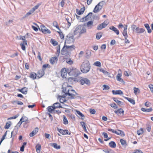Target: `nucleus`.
Listing matches in <instances>:
<instances>
[{
	"instance_id": "1",
	"label": "nucleus",
	"mask_w": 153,
	"mask_h": 153,
	"mask_svg": "<svg viewBox=\"0 0 153 153\" xmlns=\"http://www.w3.org/2000/svg\"><path fill=\"white\" fill-rule=\"evenodd\" d=\"M71 86L68 85L67 83H64L62 85V95L59 96L60 97L65 98L68 95L69 99H74L77 97L76 95L78 94L74 90L70 88Z\"/></svg>"
},
{
	"instance_id": "2",
	"label": "nucleus",
	"mask_w": 153,
	"mask_h": 153,
	"mask_svg": "<svg viewBox=\"0 0 153 153\" xmlns=\"http://www.w3.org/2000/svg\"><path fill=\"white\" fill-rule=\"evenodd\" d=\"M90 69V65L88 60L85 61L81 65V71L84 73H86L88 72Z\"/></svg>"
},
{
	"instance_id": "3",
	"label": "nucleus",
	"mask_w": 153,
	"mask_h": 153,
	"mask_svg": "<svg viewBox=\"0 0 153 153\" xmlns=\"http://www.w3.org/2000/svg\"><path fill=\"white\" fill-rule=\"evenodd\" d=\"M74 35L71 33L68 34L65 42V44H69L73 42L75 40L74 38Z\"/></svg>"
},
{
	"instance_id": "4",
	"label": "nucleus",
	"mask_w": 153,
	"mask_h": 153,
	"mask_svg": "<svg viewBox=\"0 0 153 153\" xmlns=\"http://www.w3.org/2000/svg\"><path fill=\"white\" fill-rule=\"evenodd\" d=\"M80 82L82 85H84L85 84L88 86H90L91 85L90 81L87 78H83L82 79L80 80Z\"/></svg>"
},
{
	"instance_id": "5",
	"label": "nucleus",
	"mask_w": 153,
	"mask_h": 153,
	"mask_svg": "<svg viewBox=\"0 0 153 153\" xmlns=\"http://www.w3.org/2000/svg\"><path fill=\"white\" fill-rule=\"evenodd\" d=\"M109 22L107 20H105L104 22L100 25H99L97 27V29L98 30H100L102 28L105 27L106 26L108 25Z\"/></svg>"
},
{
	"instance_id": "6",
	"label": "nucleus",
	"mask_w": 153,
	"mask_h": 153,
	"mask_svg": "<svg viewBox=\"0 0 153 153\" xmlns=\"http://www.w3.org/2000/svg\"><path fill=\"white\" fill-rule=\"evenodd\" d=\"M76 69L74 68L73 67H71L68 69V74L71 76H75L76 75Z\"/></svg>"
},
{
	"instance_id": "7",
	"label": "nucleus",
	"mask_w": 153,
	"mask_h": 153,
	"mask_svg": "<svg viewBox=\"0 0 153 153\" xmlns=\"http://www.w3.org/2000/svg\"><path fill=\"white\" fill-rule=\"evenodd\" d=\"M41 30L42 32L44 34L49 33L50 34L51 33L50 30H48L44 25H42L40 26Z\"/></svg>"
},
{
	"instance_id": "8",
	"label": "nucleus",
	"mask_w": 153,
	"mask_h": 153,
	"mask_svg": "<svg viewBox=\"0 0 153 153\" xmlns=\"http://www.w3.org/2000/svg\"><path fill=\"white\" fill-rule=\"evenodd\" d=\"M66 45L65 44L64 47L61 50V53L62 55H65L69 52V50L67 48Z\"/></svg>"
},
{
	"instance_id": "9",
	"label": "nucleus",
	"mask_w": 153,
	"mask_h": 153,
	"mask_svg": "<svg viewBox=\"0 0 153 153\" xmlns=\"http://www.w3.org/2000/svg\"><path fill=\"white\" fill-rule=\"evenodd\" d=\"M57 130L60 133L63 135H70L71 134L70 133H68V131L67 129L63 130V129L57 128Z\"/></svg>"
},
{
	"instance_id": "10",
	"label": "nucleus",
	"mask_w": 153,
	"mask_h": 153,
	"mask_svg": "<svg viewBox=\"0 0 153 153\" xmlns=\"http://www.w3.org/2000/svg\"><path fill=\"white\" fill-rule=\"evenodd\" d=\"M61 72L62 76L63 78H66L67 75V73H68V69L67 70L66 68H63L61 70Z\"/></svg>"
},
{
	"instance_id": "11",
	"label": "nucleus",
	"mask_w": 153,
	"mask_h": 153,
	"mask_svg": "<svg viewBox=\"0 0 153 153\" xmlns=\"http://www.w3.org/2000/svg\"><path fill=\"white\" fill-rule=\"evenodd\" d=\"M92 13L91 12H90L85 17L82 18V19L81 20V21L82 22H84L87 21L88 19V18H91Z\"/></svg>"
},
{
	"instance_id": "12",
	"label": "nucleus",
	"mask_w": 153,
	"mask_h": 153,
	"mask_svg": "<svg viewBox=\"0 0 153 153\" xmlns=\"http://www.w3.org/2000/svg\"><path fill=\"white\" fill-rule=\"evenodd\" d=\"M39 128L37 127L33 131L29 134L30 137H32L36 134L38 132Z\"/></svg>"
},
{
	"instance_id": "13",
	"label": "nucleus",
	"mask_w": 153,
	"mask_h": 153,
	"mask_svg": "<svg viewBox=\"0 0 153 153\" xmlns=\"http://www.w3.org/2000/svg\"><path fill=\"white\" fill-rule=\"evenodd\" d=\"M45 73L44 70L42 69L39 70L37 72V76L39 78L42 77L44 74Z\"/></svg>"
},
{
	"instance_id": "14",
	"label": "nucleus",
	"mask_w": 153,
	"mask_h": 153,
	"mask_svg": "<svg viewBox=\"0 0 153 153\" xmlns=\"http://www.w3.org/2000/svg\"><path fill=\"white\" fill-rule=\"evenodd\" d=\"M102 8V7L100 5L97 6V4L95 7L93 12L94 13H97L100 11Z\"/></svg>"
},
{
	"instance_id": "15",
	"label": "nucleus",
	"mask_w": 153,
	"mask_h": 153,
	"mask_svg": "<svg viewBox=\"0 0 153 153\" xmlns=\"http://www.w3.org/2000/svg\"><path fill=\"white\" fill-rule=\"evenodd\" d=\"M81 27H82L81 26L79 25H78L75 28V30L74 31V35L77 34L78 33H79Z\"/></svg>"
},
{
	"instance_id": "16",
	"label": "nucleus",
	"mask_w": 153,
	"mask_h": 153,
	"mask_svg": "<svg viewBox=\"0 0 153 153\" xmlns=\"http://www.w3.org/2000/svg\"><path fill=\"white\" fill-rule=\"evenodd\" d=\"M58 60L57 58L56 57H52L50 60V62L52 64L56 63Z\"/></svg>"
},
{
	"instance_id": "17",
	"label": "nucleus",
	"mask_w": 153,
	"mask_h": 153,
	"mask_svg": "<svg viewBox=\"0 0 153 153\" xmlns=\"http://www.w3.org/2000/svg\"><path fill=\"white\" fill-rule=\"evenodd\" d=\"M85 7L81 8L80 10H78V9H76V12L77 14L79 15H81L85 11Z\"/></svg>"
},
{
	"instance_id": "18",
	"label": "nucleus",
	"mask_w": 153,
	"mask_h": 153,
	"mask_svg": "<svg viewBox=\"0 0 153 153\" xmlns=\"http://www.w3.org/2000/svg\"><path fill=\"white\" fill-rule=\"evenodd\" d=\"M112 92L113 94L114 95H121L123 94V92L120 90L116 91L112 90Z\"/></svg>"
},
{
	"instance_id": "19",
	"label": "nucleus",
	"mask_w": 153,
	"mask_h": 153,
	"mask_svg": "<svg viewBox=\"0 0 153 153\" xmlns=\"http://www.w3.org/2000/svg\"><path fill=\"white\" fill-rule=\"evenodd\" d=\"M145 31L144 29L140 28L138 27H137L135 32L137 33H143Z\"/></svg>"
},
{
	"instance_id": "20",
	"label": "nucleus",
	"mask_w": 153,
	"mask_h": 153,
	"mask_svg": "<svg viewBox=\"0 0 153 153\" xmlns=\"http://www.w3.org/2000/svg\"><path fill=\"white\" fill-rule=\"evenodd\" d=\"M127 26L126 25H125L124 27V30L123 32V34L124 36H128L127 34Z\"/></svg>"
},
{
	"instance_id": "21",
	"label": "nucleus",
	"mask_w": 153,
	"mask_h": 153,
	"mask_svg": "<svg viewBox=\"0 0 153 153\" xmlns=\"http://www.w3.org/2000/svg\"><path fill=\"white\" fill-rule=\"evenodd\" d=\"M121 76L122 75L120 74H117V80L118 81L122 83H124V82L123 79L122 78H121Z\"/></svg>"
},
{
	"instance_id": "22",
	"label": "nucleus",
	"mask_w": 153,
	"mask_h": 153,
	"mask_svg": "<svg viewBox=\"0 0 153 153\" xmlns=\"http://www.w3.org/2000/svg\"><path fill=\"white\" fill-rule=\"evenodd\" d=\"M124 112V111L123 109L121 108L114 111L115 113L118 115H120L121 113L123 114Z\"/></svg>"
},
{
	"instance_id": "23",
	"label": "nucleus",
	"mask_w": 153,
	"mask_h": 153,
	"mask_svg": "<svg viewBox=\"0 0 153 153\" xmlns=\"http://www.w3.org/2000/svg\"><path fill=\"white\" fill-rule=\"evenodd\" d=\"M109 29L110 30L114 31V32L117 35L119 34V30H117V28H116L115 27L113 26H112L110 27L109 28Z\"/></svg>"
},
{
	"instance_id": "24",
	"label": "nucleus",
	"mask_w": 153,
	"mask_h": 153,
	"mask_svg": "<svg viewBox=\"0 0 153 153\" xmlns=\"http://www.w3.org/2000/svg\"><path fill=\"white\" fill-rule=\"evenodd\" d=\"M113 99L115 102L117 103L118 105H123V103L121 101L119 100L117 98L114 97L113 98Z\"/></svg>"
},
{
	"instance_id": "25",
	"label": "nucleus",
	"mask_w": 153,
	"mask_h": 153,
	"mask_svg": "<svg viewBox=\"0 0 153 153\" xmlns=\"http://www.w3.org/2000/svg\"><path fill=\"white\" fill-rule=\"evenodd\" d=\"M141 110L144 112H149L152 111L153 110V109L152 107L147 109L144 108H142L141 109Z\"/></svg>"
},
{
	"instance_id": "26",
	"label": "nucleus",
	"mask_w": 153,
	"mask_h": 153,
	"mask_svg": "<svg viewBox=\"0 0 153 153\" xmlns=\"http://www.w3.org/2000/svg\"><path fill=\"white\" fill-rule=\"evenodd\" d=\"M93 22L92 21H89L86 24L88 29H91L92 28L93 26Z\"/></svg>"
},
{
	"instance_id": "27",
	"label": "nucleus",
	"mask_w": 153,
	"mask_h": 153,
	"mask_svg": "<svg viewBox=\"0 0 153 153\" xmlns=\"http://www.w3.org/2000/svg\"><path fill=\"white\" fill-rule=\"evenodd\" d=\"M53 107L55 108V109H56V108H62V106L58 102H56L54 104H53Z\"/></svg>"
},
{
	"instance_id": "28",
	"label": "nucleus",
	"mask_w": 153,
	"mask_h": 153,
	"mask_svg": "<svg viewBox=\"0 0 153 153\" xmlns=\"http://www.w3.org/2000/svg\"><path fill=\"white\" fill-rule=\"evenodd\" d=\"M36 76L37 74L36 73L34 72H31L30 73L29 77L33 79H36Z\"/></svg>"
},
{
	"instance_id": "29",
	"label": "nucleus",
	"mask_w": 153,
	"mask_h": 153,
	"mask_svg": "<svg viewBox=\"0 0 153 153\" xmlns=\"http://www.w3.org/2000/svg\"><path fill=\"white\" fill-rule=\"evenodd\" d=\"M144 26L147 29V32L149 33H151L152 32V30L150 29L149 25L148 24H145Z\"/></svg>"
},
{
	"instance_id": "30",
	"label": "nucleus",
	"mask_w": 153,
	"mask_h": 153,
	"mask_svg": "<svg viewBox=\"0 0 153 153\" xmlns=\"http://www.w3.org/2000/svg\"><path fill=\"white\" fill-rule=\"evenodd\" d=\"M86 32V29L85 27H81L80 31L79 32V35H80L82 34L85 33Z\"/></svg>"
},
{
	"instance_id": "31",
	"label": "nucleus",
	"mask_w": 153,
	"mask_h": 153,
	"mask_svg": "<svg viewBox=\"0 0 153 153\" xmlns=\"http://www.w3.org/2000/svg\"><path fill=\"white\" fill-rule=\"evenodd\" d=\"M128 101L131 103L133 105L135 104V102L134 100L131 99V98L127 97H124Z\"/></svg>"
},
{
	"instance_id": "32",
	"label": "nucleus",
	"mask_w": 153,
	"mask_h": 153,
	"mask_svg": "<svg viewBox=\"0 0 153 153\" xmlns=\"http://www.w3.org/2000/svg\"><path fill=\"white\" fill-rule=\"evenodd\" d=\"M86 57L88 59L91 56V51L90 50H87L86 51Z\"/></svg>"
},
{
	"instance_id": "33",
	"label": "nucleus",
	"mask_w": 153,
	"mask_h": 153,
	"mask_svg": "<svg viewBox=\"0 0 153 153\" xmlns=\"http://www.w3.org/2000/svg\"><path fill=\"white\" fill-rule=\"evenodd\" d=\"M109 146L111 148H115L116 146V145L114 141H111L109 143Z\"/></svg>"
},
{
	"instance_id": "34",
	"label": "nucleus",
	"mask_w": 153,
	"mask_h": 153,
	"mask_svg": "<svg viewBox=\"0 0 153 153\" xmlns=\"http://www.w3.org/2000/svg\"><path fill=\"white\" fill-rule=\"evenodd\" d=\"M47 109L48 111L51 113L55 109L53 105L48 106Z\"/></svg>"
},
{
	"instance_id": "35",
	"label": "nucleus",
	"mask_w": 153,
	"mask_h": 153,
	"mask_svg": "<svg viewBox=\"0 0 153 153\" xmlns=\"http://www.w3.org/2000/svg\"><path fill=\"white\" fill-rule=\"evenodd\" d=\"M36 152L38 153H39L40 152L41 146L39 144H37L36 146Z\"/></svg>"
},
{
	"instance_id": "36",
	"label": "nucleus",
	"mask_w": 153,
	"mask_h": 153,
	"mask_svg": "<svg viewBox=\"0 0 153 153\" xmlns=\"http://www.w3.org/2000/svg\"><path fill=\"white\" fill-rule=\"evenodd\" d=\"M53 25L54 27H55L57 29H58V30L59 31H61V30L60 29L59 27V26H58V24L57 22H56V21H54L53 22Z\"/></svg>"
},
{
	"instance_id": "37",
	"label": "nucleus",
	"mask_w": 153,
	"mask_h": 153,
	"mask_svg": "<svg viewBox=\"0 0 153 153\" xmlns=\"http://www.w3.org/2000/svg\"><path fill=\"white\" fill-rule=\"evenodd\" d=\"M41 4V3H40L38 4L37 5L35 6L31 10L33 12H34L35 10L37 9L39 6H40Z\"/></svg>"
},
{
	"instance_id": "38",
	"label": "nucleus",
	"mask_w": 153,
	"mask_h": 153,
	"mask_svg": "<svg viewBox=\"0 0 153 153\" xmlns=\"http://www.w3.org/2000/svg\"><path fill=\"white\" fill-rule=\"evenodd\" d=\"M11 125V123L10 121L7 122L5 126H4V128L8 129L9 128Z\"/></svg>"
},
{
	"instance_id": "39",
	"label": "nucleus",
	"mask_w": 153,
	"mask_h": 153,
	"mask_svg": "<svg viewBox=\"0 0 153 153\" xmlns=\"http://www.w3.org/2000/svg\"><path fill=\"white\" fill-rule=\"evenodd\" d=\"M102 36V33L101 32H99L96 34V38L97 40H99Z\"/></svg>"
},
{
	"instance_id": "40",
	"label": "nucleus",
	"mask_w": 153,
	"mask_h": 153,
	"mask_svg": "<svg viewBox=\"0 0 153 153\" xmlns=\"http://www.w3.org/2000/svg\"><path fill=\"white\" fill-rule=\"evenodd\" d=\"M52 146L57 149H59L61 147L60 146H58L57 144L55 143H53Z\"/></svg>"
},
{
	"instance_id": "41",
	"label": "nucleus",
	"mask_w": 153,
	"mask_h": 153,
	"mask_svg": "<svg viewBox=\"0 0 153 153\" xmlns=\"http://www.w3.org/2000/svg\"><path fill=\"white\" fill-rule=\"evenodd\" d=\"M23 118V117H22L20 119V121L19 122V123L17 124L16 126H15V127L17 128V129L18 128V127H20V126L22 124V123L23 122V121H22Z\"/></svg>"
},
{
	"instance_id": "42",
	"label": "nucleus",
	"mask_w": 153,
	"mask_h": 153,
	"mask_svg": "<svg viewBox=\"0 0 153 153\" xmlns=\"http://www.w3.org/2000/svg\"><path fill=\"white\" fill-rule=\"evenodd\" d=\"M103 151L106 153H114V151L111 149H104Z\"/></svg>"
},
{
	"instance_id": "43",
	"label": "nucleus",
	"mask_w": 153,
	"mask_h": 153,
	"mask_svg": "<svg viewBox=\"0 0 153 153\" xmlns=\"http://www.w3.org/2000/svg\"><path fill=\"white\" fill-rule=\"evenodd\" d=\"M34 12L32 11V10H30L29 12H27L25 15L23 17V18L27 17H28V16L31 15L32 13H33Z\"/></svg>"
},
{
	"instance_id": "44",
	"label": "nucleus",
	"mask_w": 153,
	"mask_h": 153,
	"mask_svg": "<svg viewBox=\"0 0 153 153\" xmlns=\"http://www.w3.org/2000/svg\"><path fill=\"white\" fill-rule=\"evenodd\" d=\"M11 103L13 104L16 103L18 105H22L23 104V103L22 102L19 101H13L11 102Z\"/></svg>"
},
{
	"instance_id": "45",
	"label": "nucleus",
	"mask_w": 153,
	"mask_h": 153,
	"mask_svg": "<svg viewBox=\"0 0 153 153\" xmlns=\"http://www.w3.org/2000/svg\"><path fill=\"white\" fill-rule=\"evenodd\" d=\"M94 65L97 67H100L101 66V62L99 61H96L94 62Z\"/></svg>"
},
{
	"instance_id": "46",
	"label": "nucleus",
	"mask_w": 153,
	"mask_h": 153,
	"mask_svg": "<svg viewBox=\"0 0 153 153\" xmlns=\"http://www.w3.org/2000/svg\"><path fill=\"white\" fill-rule=\"evenodd\" d=\"M63 123L65 125L68 124V120L66 117L64 115L63 116Z\"/></svg>"
},
{
	"instance_id": "47",
	"label": "nucleus",
	"mask_w": 153,
	"mask_h": 153,
	"mask_svg": "<svg viewBox=\"0 0 153 153\" xmlns=\"http://www.w3.org/2000/svg\"><path fill=\"white\" fill-rule=\"evenodd\" d=\"M51 42L54 46H56L58 45V42L53 39H51Z\"/></svg>"
},
{
	"instance_id": "48",
	"label": "nucleus",
	"mask_w": 153,
	"mask_h": 153,
	"mask_svg": "<svg viewBox=\"0 0 153 153\" xmlns=\"http://www.w3.org/2000/svg\"><path fill=\"white\" fill-rule=\"evenodd\" d=\"M110 105L114 109H117L118 108L117 106L114 103H112L110 104Z\"/></svg>"
},
{
	"instance_id": "49",
	"label": "nucleus",
	"mask_w": 153,
	"mask_h": 153,
	"mask_svg": "<svg viewBox=\"0 0 153 153\" xmlns=\"http://www.w3.org/2000/svg\"><path fill=\"white\" fill-rule=\"evenodd\" d=\"M143 128H141L140 129V130L137 131V134L138 135H140L141 134H143Z\"/></svg>"
},
{
	"instance_id": "50",
	"label": "nucleus",
	"mask_w": 153,
	"mask_h": 153,
	"mask_svg": "<svg viewBox=\"0 0 153 153\" xmlns=\"http://www.w3.org/2000/svg\"><path fill=\"white\" fill-rule=\"evenodd\" d=\"M120 141L122 145L123 146H126V142L125 140L122 139H120Z\"/></svg>"
},
{
	"instance_id": "51",
	"label": "nucleus",
	"mask_w": 153,
	"mask_h": 153,
	"mask_svg": "<svg viewBox=\"0 0 153 153\" xmlns=\"http://www.w3.org/2000/svg\"><path fill=\"white\" fill-rule=\"evenodd\" d=\"M76 114H78L80 117H84V115L82 113H81L78 110H76Z\"/></svg>"
},
{
	"instance_id": "52",
	"label": "nucleus",
	"mask_w": 153,
	"mask_h": 153,
	"mask_svg": "<svg viewBox=\"0 0 153 153\" xmlns=\"http://www.w3.org/2000/svg\"><path fill=\"white\" fill-rule=\"evenodd\" d=\"M99 71L100 72H102L104 74H107L108 73L106 71L104 70L103 68H100L99 69Z\"/></svg>"
},
{
	"instance_id": "53",
	"label": "nucleus",
	"mask_w": 153,
	"mask_h": 153,
	"mask_svg": "<svg viewBox=\"0 0 153 153\" xmlns=\"http://www.w3.org/2000/svg\"><path fill=\"white\" fill-rule=\"evenodd\" d=\"M23 118L22 119V121L23 122H26V123H29V122L28 120V118L26 117H23Z\"/></svg>"
},
{
	"instance_id": "54",
	"label": "nucleus",
	"mask_w": 153,
	"mask_h": 153,
	"mask_svg": "<svg viewBox=\"0 0 153 153\" xmlns=\"http://www.w3.org/2000/svg\"><path fill=\"white\" fill-rule=\"evenodd\" d=\"M66 46L69 50V52L72 49H74V46L73 45L71 46H68L66 45Z\"/></svg>"
},
{
	"instance_id": "55",
	"label": "nucleus",
	"mask_w": 153,
	"mask_h": 153,
	"mask_svg": "<svg viewBox=\"0 0 153 153\" xmlns=\"http://www.w3.org/2000/svg\"><path fill=\"white\" fill-rule=\"evenodd\" d=\"M57 48V53L58 54V55L59 56L60 51V45H59L56 47Z\"/></svg>"
},
{
	"instance_id": "56",
	"label": "nucleus",
	"mask_w": 153,
	"mask_h": 153,
	"mask_svg": "<svg viewBox=\"0 0 153 153\" xmlns=\"http://www.w3.org/2000/svg\"><path fill=\"white\" fill-rule=\"evenodd\" d=\"M102 87H103V90H108L110 88V87L108 85H102Z\"/></svg>"
},
{
	"instance_id": "57",
	"label": "nucleus",
	"mask_w": 153,
	"mask_h": 153,
	"mask_svg": "<svg viewBox=\"0 0 153 153\" xmlns=\"http://www.w3.org/2000/svg\"><path fill=\"white\" fill-rule=\"evenodd\" d=\"M89 111L91 114H95L96 111L94 109H90Z\"/></svg>"
},
{
	"instance_id": "58",
	"label": "nucleus",
	"mask_w": 153,
	"mask_h": 153,
	"mask_svg": "<svg viewBox=\"0 0 153 153\" xmlns=\"http://www.w3.org/2000/svg\"><path fill=\"white\" fill-rule=\"evenodd\" d=\"M57 32L59 33L60 37L61 39L64 38V36L62 33V32L57 31Z\"/></svg>"
},
{
	"instance_id": "59",
	"label": "nucleus",
	"mask_w": 153,
	"mask_h": 153,
	"mask_svg": "<svg viewBox=\"0 0 153 153\" xmlns=\"http://www.w3.org/2000/svg\"><path fill=\"white\" fill-rule=\"evenodd\" d=\"M133 153H143L142 151L139 149H136L134 150V152Z\"/></svg>"
},
{
	"instance_id": "60",
	"label": "nucleus",
	"mask_w": 153,
	"mask_h": 153,
	"mask_svg": "<svg viewBox=\"0 0 153 153\" xmlns=\"http://www.w3.org/2000/svg\"><path fill=\"white\" fill-rule=\"evenodd\" d=\"M137 27L135 25H133L131 26V29L134 31H136Z\"/></svg>"
},
{
	"instance_id": "61",
	"label": "nucleus",
	"mask_w": 153,
	"mask_h": 153,
	"mask_svg": "<svg viewBox=\"0 0 153 153\" xmlns=\"http://www.w3.org/2000/svg\"><path fill=\"white\" fill-rule=\"evenodd\" d=\"M145 105L147 107H150L151 105V103L149 102H146L145 103Z\"/></svg>"
},
{
	"instance_id": "62",
	"label": "nucleus",
	"mask_w": 153,
	"mask_h": 153,
	"mask_svg": "<svg viewBox=\"0 0 153 153\" xmlns=\"http://www.w3.org/2000/svg\"><path fill=\"white\" fill-rule=\"evenodd\" d=\"M66 19L67 22L68 23V27L69 28V27L71 26V22L69 20L68 18H66Z\"/></svg>"
},
{
	"instance_id": "63",
	"label": "nucleus",
	"mask_w": 153,
	"mask_h": 153,
	"mask_svg": "<svg viewBox=\"0 0 153 153\" xmlns=\"http://www.w3.org/2000/svg\"><path fill=\"white\" fill-rule=\"evenodd\" d=\"M149 87L152 92L153 93V85L150 84L149 85Z\"/></svg>"
},
{
	"instance_id": "64",
	"label": "nucleus",
	"mask_w": 153,
	"mask_h": 153,
	"mask_svg": "<svg viewBox=\"0 0 153 153\" xmlns=\"http://www.w3.org/2000/svg\"><path fill=\"white\" fill-rule=\"evenodd\" d=\"M80 124H81V126L83 128L86 127L85 123L84 122H81L80 123Z\"/></svg>"
}]
</instances>
